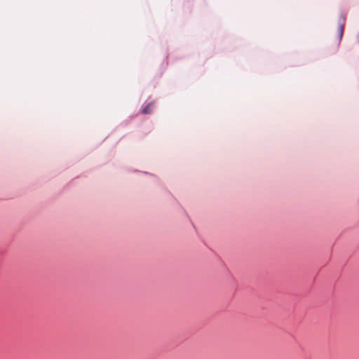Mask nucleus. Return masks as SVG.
<instances>
[{
  "mask_svg": "<svg viewBox=\"0 0 359 359\" xmlns=\"http://www.w3.org/2000/svg\"><path fill=\"white\" fill-rule=\"evenodd\" d=\"M154 109L153 103L147 104L142 109V113L144 114H151Z\"/></svg>",
  "mask_w": 359,
  "mask_h": 359,
  "instance_id": "f257e3e1",
  "label": "nucleus"
},
{
  "mask_svg": "<svg viewBox=\"0 0 359 359\" xmlns=\"http://www.w3.org/2000/svg\"><path fill=\"white\" fill-rule=\"evenodd\" d=\"M342 31H343V27H340V33H341V35L342 34Z\"/></svg>",
  "mask_w": 359,
  "mask_h": 359,
  "instance_id": "f03ea898",
  "label": "nucleus"
}]
</instances>
